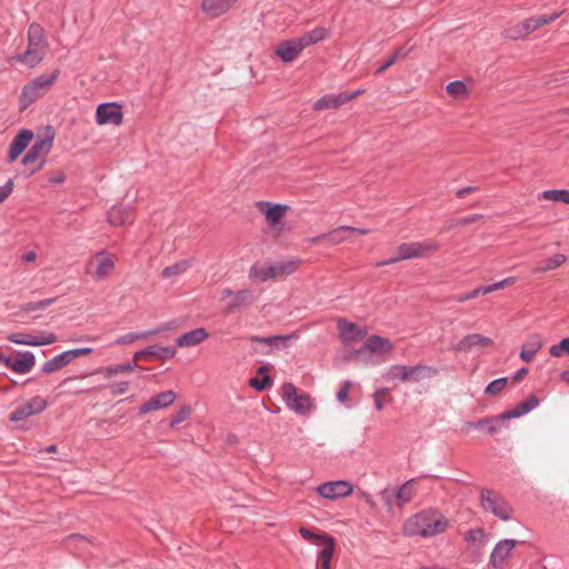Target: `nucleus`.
<instances>
[{"mask_svg":"<svg viewBox=\"0 0 569 569\" xmlns=\"http://www.w3.org/2000/svg\"><path fill=\"white\" fill-rule=\"evenodd\" d=\"M448 527L447 518L437 509L429 508L422 510L405 523V533L407 536H420L429 538L443 532Z\"/></svg>","mask_w":569,"mask_h":569,"instance_id":"f257e3e1","label":"nucleus"},{"mask_svg":"<svg viewBox=\"0 0 569 569\" xmlns=\"http://www.w3.org/2000/svg\"><path fill=\"white\" fill-rule=\"evenodd\" d=\"M439 375V370L427 365H393L385 373L388 380L399 379L402 382H419L423 379H432Z\"/></svg>","mask_w":569,"mask_h":569,"instance_id":"f03ea898","label":"nucleus"},{"mask_svg":"<svg viewBox=\"0 0 569 569\" xmlns=\"http://www.w3.org/2000/svg\"><path fill=\"white\" fill-rule=\"evenodd\" d=\"M299 263H300V260H298V259L280 261L274 264L254 263L250 268L249 277L251 279H257V280H260L261 282H266L270 279H274L280 276L292 274L297 270Z\"/></svg>","mask_w":569,"mask_h":569,"instance_id":"7ed1b4c3","label":"nucleus"},{"mask_svg":"<svg viewBox=\"0 0 569 569\" xmlns=\"http://www.w3.org/2000/svg\"><path fill=\"white\" fill-rule=\"evenodd\" d=\"M56 131L51 126H47L42 132L36 137V141L21 159V166L29 167L37 162L41 156L48 154L53 146Z\"/></svg>","mask_w":569,"mask_h":569,"instance_id":"20e7f679","label":"nucleus"},{"mask_svg":"<svg viewBox=\"0 0 569 569\" xmlns=\"http://www.w3.org/2000/svg\"><path fill=\"white\" fill-rule=\"evenodd\" d=\"M480 505L481 507L499 519L507 521L511 518L512 508L507 500L499 493L483 488L480 491Z\"/></svg>","mask_w":569,"mask_h":569,"instance_id":"39448f33","label":"nucleus"},{"mask_svg":"<svg viewBox=\"0 0 569 569\" xmlns=\"http://www.w3.org/2000/svg\"><path fill=\"white\" fill-rule=\"evenodd\" d=\"M281 397L286 406L299 415H306L311 406V398L308 393H298L297 387L291 382H284L281 388Z\"/></svg>","mask_w":569,"mask_h":569,"instance_id":"423d86ee","label":"nucleus"},{"mask_svg":"<svg viewBox=\"0 0 569 569\" xmlns=\"http://www.w3.org/2000/svg\"><path fill=\"white\" fill-rule=\"evenodd\" d=\"M92 352V348L90 347H81V348H74L66 350L50 360L46 361L41 369V375H49L52 372H56L64 367H67L69 363H71L74 359L87 356Z\"/></svg>","mask_w":569,"mask_h":569,"instance_id":"0eeeda50","label":"nucleus"},{"mask_svg":"<svg viewBox=\"0 0 569 569\" xmlns=\"http://www.w3.org/2000/svg\"><path fill=\"white\" fill-rule=\"evenodd\" d=\"M231 298L223 309L226 315H233L242 309H247L252 306L256 301L253 292L250 289H242L233 291L230 288H223L221 290V299Z\"/></svg>","mask_w":569,"mask_h":569,"instance_id":"6e6552de","label":"nucleus"},{"mask_svg":"<svg viewBox=\"0 0 569 569\" xmlns=\"http://www.w3.org/2000/svg\"><path fill=\"white\" fill-rule=\"evenodd\" d=\"M560 12L550 14H539L523 20L519 26L511 30L509 37L512 39L523 38L530 32L538 30L540 27L555 21Z\"/></svg>","mask_w":569,"mask_h":569,"instance_id":"1a4fd4ad","label":"nucleus"},{"mask_svg":"<svg viewBox=\"0 0 569 569\" xmlns=\"http://www.w3.org/2000/svg\"><path fill=\"white\" fill-rule=\"evenodd\" d=\"M123 120L122 106L117 102H103L97 107L96 122L99 126H119Z\"/></svg>","mask_w":569,"mask_h":569,"instance_id":"9d476101","label":"nucleus"},{"mask_svg":"<svg viewBox=\"0 0 569 569\" xmlns=\"http://www.w3.org/2000/svg\"><path fill=\"white\" fill-rule=\"evenodd\" d=\"M439 249V244L432 241H415L403 242L397 247V253L401 254L403 260L422 258L428 252H433Z\"/></svg>","mask_w":569,"mask_h":569,"instance_id":"9b49d317","label":"nucleus"},{"mask_svg":"<svg viewBox=\"0 0 569 569\" xmlns=\"http://www.w3.org/2000/svg\"><path fill=\"white\" fill-rule=\"evenodd\" d=\"M33 138L34 133L31 129H20L9 144L6 162L13 163L24 152Z\"/></svg>","mask_w":569,"mask_h":569,"instance_id":"f8f14e48","label":"nucleus"},{"mask_svg":"<svg viewBox=\"0 0 569 569\" xmlns=\"http://www.w3.org/2000/svg\"><path fill=\"white\" fill-rule=\"evenodd\" d=\"M353 487L346 480L327 481L318 486L317 492L326 499L335 500L352 493Z\"/></svg>","mask_w":569,"mask_h":569,"instance_id":"ddd939ff","label":"nucleus"},{"mask_svg":"<svg viewBox=\"0 0 569 569\" xmlns=\"http://www.w3.org/2000/svg\"><path fill=\"white\" fill-rule=\"evenodd\" d=\"M177 353L176 347H166L159 343L151 345L147 348L138 350L133 355V361L139 360H151V359H161L167 360L173 358Z\"/></svg>","mask_w":569,"mask_h":569,"instance_id":"4468645a","label":"nucleus"},{"mask_svg":"<svg viewBox=\"0 0 569 569\" xmlns=\"http://www.w3.org/2000/svg\"><path fill=\"white\" fill-rule=\"evenodd\" d=\"M305 50L298 38L288 39L277 44L274 56L282 62L290 63L295 61Z\"/></svg>","mask_w":569,"mask_h":569,"instance_id":"2eb2a0df","label":"nucleus"},{"mask_svg":"<svg viewBox=\"0 0 569 569\" xmlns=\"http://www.w3.org/2000/svg\"><path fill=\"white\" fill-rule=\"evenodd\" d=\"M177 399V393L173 390L161 391L139 407V413L144 415L154 410H160L169 407Z\"/></svg>","mask_w":569,"mask_h":569,"instance_id":"dca6fc26","label":"nucleus"},{"mask_svg":"<svg viewBox=\"0 0 569 569\" xmlns=\"http://www.w3.org/2000/svg\"><path fill=\"white\" fill-rule=\"evenodd\" d=\"M337 328L341 340L345 343H352L360 341L366 335L367 330L355 322H350L346 318L338 319Z\"/></svg>","mask_w":569,"mask_h":569,"instance_id":"f3484780","label":"nucleus"},{"mask_svg":"<svg viewBox=\"0 0 569 569\" xmlns=\"http://www.w3.org/2000/svg\"><path fill=\"white\" fill-rule=\"evenodd\" d=\"M518 543H523V541L502 539L497 542L490 555V565L496 569L502 568L507 557Z\"/></svg>","mask_w":569,"mask_h":569,"instance_id":"a211bd4d","label":"nucleus"},{"mask_svg":"<svg viewBox=\"0 0 569 569\" xmlns=\"http://www.w3.org/2000/svg\"><path fill=\"white\" fill-rule=\"evenodd\" d=\"M493 341L486 336L480 333H469L465 336L459 342L452 346V350L457 352H469L475 348H487L491 347Z\"/></svg>","mask_w":569,"mask_h":569,"instance_id":"6ab92c4d","label":"nucleus"},{"mask_svg":"<svg viewBox=\"0 0 569 569\" xmlns=\"http://www.w3.org/2000/svg\"><path fill=\"white\" fill-rule=\"evenodd\" d=\"M258 208L264 214L267 222L272 227L278 226L281 222L289 209L287 204L268 201L258 202Z\"/></svg>","mask_w":569,"mask_h":569,"instance_id":"aec40b11","label":"nucleus"},{"mask_svg":"<svg viewBox=\"0 0 569 569\" xmlns=\"http://www.w3.org/2000/svg\"><path fill=\"white\" fill-rule=\"evenodd\" d=\"M365 349L372 355H387L395 349V345L389 338L371 335L365 342Z\"/></svg>","mask_w":569,"mask_h":569,"instance_id":"412c9836","label":"nucleus"},{"mask_svg":"<svg viewBox=\"0 0 569 569\" xmlns=\"http://www.w3.org/2000/svg\"><path fill=\"white\" fill-rule=\"evenodd\" d=\"M297 338L298 335L293 332L290 335H278L269 337L250 336L249 340L251 342H259L274 349H286L288 348V341L296 340Z\"/></svg>","mask_w":569,"mask_h":569,"instance_id":"4be33fe9","label":"nucleus"},{"mask_svg":"<svg viewBox=\"0 0 569 569\" xmlns=\"http://www.w3.org/2000/svg\"><path fill=\"white\" fill-rule=\"evenodd\" d=\"M208 337H209V333L204 328H202V327L196 328L193 330H190V331L184 332L183 335L179 336L176 339L174 347L176 348L177 347H180V348L194 347V346L201 343L202 341H204Z\"/></svg>","mask_w":569,"mask_h":569,"instance_id":"5701e85b","label":"nucleus"},{"mask_svg":"<svg viewBox=\"0 0 569 569\" xmlns=\"http://www.w3.org/2000/svg\"><path fill=\"white\" fill-rule=\"evenodd\" d=\"M17 358L13 359L12 371L20 375L29 373L36 366V356L32 351H14Z\"/></svg>","mask_w":569,"mask_h":569,"instance_id":"b1692460","label":"nucleus"},{"mask_svg":"<svg viewBox=\"0 0 569 569\" xmlns=\"http://www.w3.org/2000/svg\"><path fill=\"white\" fill-rule=\"evenodd\" d=\"M238 0H203L202 10L212 18L226 13Z\"/></svg>","mask_w":569,"mask_h":569,"instance_id":"393cba45","label":"nucleus"},{"mask_svg":"<svg viewBox=\"0 0 569 569\" xmlns=\"http://www.w3.org/2000/svg\"><path fill=\"white\" fill-rule=\"evenodd\" d=\"M413 480H408L402 486L393 490L392 493H388L385 491L383 499L386 503L391 505V498H396L400 505L407 503L412 499L413 491H412V485Z\"/></svg>","mask_w":569,"mask_h":569,"instance_id":"a878e982","label":"nucleus"},{"mask_svg":"<svg viewBox=\"0 0 569 569\" xmlns=\"http://www.w3.org/2000/svg\"><path fill=\"white\" fill-rule=\"evenodd\" d=\"M42 60H43V53H40L36 48H30V47H28V49L26 51L10 58V61L20 62L30 68L36 67Z\"/></svg>","mask_w":569,"mask_h":569,"instance_id":"bb28decb","label":"nucleus"},{"mask_svg":"<svg viewBox=\"0 0 569 569\" xmlns=\"http://www.w3.org/2000/svg\"><path fill=\"white\" fill-rule=\"evenodd\" d=\"M300 536L317 546L329 547V541L326 538H333L331 535L322 531H316L307 527H300L299 529Z\"/></svg>","mask_w":569,"mask_h":569,"instance_id":"cd10ccee","label":"nucleus"},{"mask_svg":"<svg viewBox=\"0 0 569 569\" xmlns=\"http://www.w3.org/2000/svg\"><path fill=\"white\" fill-rule=\"evenodd\" d=\"M465 429L466 431H470L471 429L486 430L490 436L500 431L499 427L495 423L492 416L481 418L478 421H468L465 423Z\"/></svg>","mask_w":569,"mask_h":569,"instance_id":"c85d7f7f","label":"nucleus"},{"mask_svg":"<svg viewBox=\"0 0 569 569\" xmlns=\"http://www.w3.org/2000/svg\"><path fill=\"white\" fill-rule=\"evenodd\" d=\"M40 97V91L31 83H26L20 93L19 108L20 111L26 110L30 104L36 102Z\"/></svg>","mask_w":569,"mask_h":569,"instance_id":"c756f323","label":"nucleus"},{"mask_svg":"<svg viewBox=\"0 0 569 569\" xmlns=\"http://www.w3.org/2000/svg\"><path fill=\"white\" fill-rule=\"evenodd\" d=\"M350 237L348 226H340L337 229L318 236L315 241H327L331 244H338Z\"/></svg>","mask_w":569,"mask_h":569,"instance_id":"7c9ffc66","label":"nucleus"},{"mask_svg":"<svg viewBox=\"0 0 569 569\" xmlns=\"http://www.w3.org/2000/svg\"><path fill=\"white\" fill-rule=\"evenodd\" d=\"M345 104V100L342 98V94H326L318 99L313 103V109L316 111H322L328 109H337Z\"/></svg>","mask_w":569,"mask_h":569,"instance_id":"2f4dec72","label":"nucleus"},{"mask_svg":"<svg viewBox=\"0 0 569 569\" xmlns=\"http://www.w3.org/2000/svg\"><path fill=\"white\" fill-rule=\"evenodd\" d=\"M328 36V30L325 27H316L315 29L298 37L302 47L306 49L309 46L317 44L325 40Z\"/></svg>","mask_w":569,"mask_h":569,"instance_id":"473e14b6","label":"nucleus"},{"mask_svg":"<svg viewBox=\"0 0 569 569\" xmlns=\"http://www.w3.org/2000/svg\"><path fill=\"white\" fill-rule=\"evenodd\" d=\"M329 541V547H325L318 551V568L319 569H331V560L336 550V539L326 538Z\"/></svg>","mask_w":569,"mask_h":569,"instance_id":"72a5a7b5","label":"nucleus"},{"mask_svg":"<svg viewBox=\"0 0 569 569\" xmlns=\"http://www.w3.org/2000/svg\"><path fill=\"white\" fill-rule=\"evenodd\" d=\"M131 219V209L113 207L108 212V222L113 226H123Z\"/></svg>","mask_w":569,"mask_h":569,"instance_id":"f704fd0d","label":"nucleus"},{"mask_svg":"<svg viewBox=\"0 0 569 569\" xmlns=\"http://www.w3.org/2000/svg\"><path fill=\"white\" fill-rule=\"evenodd\" d=\"M541 341L538 336H533L528 342H526L520 351V359L525 362H530L533 356L540 350Z\"/></svg>","mask_w":569,"mask_h":569,"instance_id":"c9c22d12","label":"nucleus"},{"mask_svg":"<svg viewBox=\"0 0 569 569\" xmlns=\"http://www.w3.org/2000/svg\"><path fill=\"white\" fill-rule=\"evenodd\" d=\"M114 268L113 260L108 256L106 251H100L98 253V266L96 269V274L99 279L108 276Z\"/></svg>","mask_w":569,"mask_h":569,"instance_id":"e433bc0d","label":"nucleus"},{"mask_svg":"<svg viewBox=\"0 0 569 569\" xmlns=\"http://www.w3.org/2000/svg\"><path fill=\"white\" fill-rule=\"evenodd\" d=\"M164 330V328H157L153 330H147V331H139V332H129L123 336H120L116 339L114 345H128L132 343L136 340L143 339L153 335L159 333L160 331Z\"/></svg>","mask_w":569,"mask_h":569,"instance_id":"4c0bfd02","label":"nucleus"},{"mask_svg":"<svg viewBox=\"0 0 569 569\" xmlns=\"http://www.w3.org/2000/svg\"><path fill=\"white\" fill-rule=\"evenodd\" d=\"M192 266V259H183L162 270V278H172L184 273Z\"/></svg>","mask_w":569,"mask_h":569,"instance_id":"58836bf2","label":"nucleus"},{"mask_svg":"<svg viewBox=\"0 0 569 569\" xmlns=\"http://www.w3.org/2000/svg\"><path fill=\"white\" fill-rule=\"evenodd\" d=\"M44 43L43 28L38 23H31L28 28V47L38 48Z\"/></svg>","mask_w":569,"mask_h":569,"instance_id":"ea45409f","label":"nucleus"},{"mask_svg":"<svg viewBox=\"0 0 569 569\" xmlns=\"http://www.w3.org/2000/svg\"><path fill=\"white\" fill-rule=\"evenodd\" d=\"M411 49L406 47L398 48L381 66L378 68L375 72V74L380 76L387 69H389L391 66H393L398 60L405 59Z\"/></svg>","mask_w":569,"mask_h":569,"instance_id":"a19ab883","label":"nucleus"},{"mask_svg":"<svg viewBox=\"0 0 569 569\" xmlns=\"http://www.w3.org/2000/svg\"><path fill=\"white\" fill-rule=\"evenodd\" d=\"M7 339L16 345L38 347V336L31 333L13 332Z\"/></svg>","mask_w":569,"mask_h":569,"instance_id":"79ce46f5","label":"nucleus"},{"mask_svg":"<svg viewBox=\"0 0 569 569\" xmlns=\"http://www.w3.org/2000/svg\"><path fill=\"white\" fill-rule=\"evenodd\" d=\"M60 70L56 69L51 74H41L30 81L39 91L47 90L59 77Z\"/></svg>","mask_w":569,"mask_h":569,"instance_id":"37998d69","label":"nucleus"},{"mask_svg":"<svg viewBox=\"0 0 569 569\" xmlns=\"http://www.w3.org/2000/svg\"><path fill=\"white\" fill-rule=\"evenodd\" d=\"M137 361H128L126 363L117 365V366H109L102 369V372L106 378H112L113 376L127 371H132L134 368H137Z\"/></svg>","mask_w":569,"mask_h":569,"instance_id":"c03bdc74","label":"nucleus"},{"mask_svg":"<svg viewBox=\"0 0 569 569\" xmlns=\"http://www.w3.org/2000/svg\"><path fill=\"white\" fill-rule=\"evenodd\" d=\"M542 198L546 200L562 202L569 204V190L567 189H550L542 192Z\"/></svg>","mask_w":569,"mask_h":569,"instance_id":"a18cd8bd","label":"nucleus"},{"mask_svg":"<svg viewBox=\"0 0 569 569\" xmlns=\"http://www.w3.org/2000/svg\"><path fill=\"white\" fill-rule=\"evenodd\" d=\"M58 300V297L42 299L39 301H30L26 302L21 306V310L26 312H31L36 310H44L47 307L53 305Z\"/></svg>","mask_w":569,"mask_h":569,"instance_id":"49530a36","label":"nucleus"},{"mask_svg":"<svg viewBox=\"0 0 569 569\" xmlns=\"http://www.w3.org/2000/svg\"><path fill=\"white\" fill-rule=\"evenodd\" d=\"M248 383L256 391L262 392L272 386L273 380L269 375H264L263 377L250 378Z\"/></svg>","mask_w":569,"mask_h":569,"instance_id":"de8ad7c7","label":"nucleus"},{"mask_svg":"<svg viewBox=\"0 0 569 569\" xmlns=\"http://www.w3.org/2000/svg\"><path fill=\"white\" fill-rule=\"evenodd\" d=\"M507 383L508 377L497 378L486 386L485 393L489 396H497L506 388Z\"/></svg>","mask_w":569,"mask_h":569,"instance_id":"09e8293b","label":"nucleus"},{"mask_svg":"<svg viewBox=\"0 0 569 569\" xmlns=\"http://www.w3.org/2000/svg\"><path fill=\"white\" fill-rule=\"evenodd\" d=\"M31 416H34V411L31 409V406H28L26 403L23 406L18 407L9 415V421L18 422Z\"/></svg>","mask_w":569,"mask_h":569,"instance_id":"8fccbe9b","label":"nucleus"},{"mask_svg":"<svg viewBox=\"0 0 569 569\" xmlns=\"http://www.w3.org/2000/svg\"><path fill=\"white\" fill-rule=\"evenodd\" d=\"M549 353L555 358L569 356V337H566L561 339L558 343L552 345L549 349Z\"/></svg>","mask_w":569,"mask_h":569,"instance_id":"3c124183","label":"nucleus"},{"mask_svg":"<svg viewBox=\"0 0 569 569\" xmlns=\"http://www.w3.org/2000/svg\"><path fill=\"white\" fill-rule=\"evenodd\" d=\"M540 405V399L536 395H530L525 401L517 403L515 407L521 411L523 416L536 409Z\"/></svg>","mask_w":569,"mask_h":569,"instance_id":"603ef678","label":"nucleus"},{"mask_svg":"<svg viewBox=\"0 0 569 569\" xmlns=\"http://www.w3.org/2000/svg\"><path fill=\"white\" fill-rule=\"evenodd\" d=\"M566 259H567V257L562 253L553 254L552 257H550L543 261V264L540 267V270L549 271V270L557 269L566 261Z\"/></svg>","mask_w":569,"mask_h":569,"instance_id":"864d4df0","label":"nucleus"},{"mask_svg":"<svg viewBox=\"0 0 569 569\" xmlns=\"http://www.w3.org/2000/svg\"><path fill=\"white\" fill-rule=\"evenodd\" d=\"M446 90L449 94L458 98V97H461L463 94L467 93V86L463 81L461 80H455V81H450L447 87H446Z\"/></svg>","mask_w":569,"mask_h":569,"instance_id":"5fc2aeb1","label":"nucleus"},{"mask_svg":"<svg viewBox=\"0 0 569 569\" xmlns=\"http://www.w3.org/2000/svg\"><path fill=\"white\" fill-rule=\"evenodd\" d=\"M191 413V407L189 405L182 406L178 412L170 419L169 427L176 428L178 425L183 422Z\"/></svg>","mask_w":569,"mask_h":569,"instance_id":"6e6d98bb","label":"nucleus"},{"mask_svg":"<svg viewBox=\"0 0 569 569\" xmlns=\"http://www.w3.org/2000/svg\"><path fill=\"white\" fill-rule=\"evenodd\" d=\"M47 160L46 159H38L37 162H34L33 164L29 166V167H24L23 170L20 171V174L23 176L26 179L32 177L33 174H36L37 172H39L46 164Z\"/></svg>","mask_w":569,"mask_h":569,"instance_id":"4d7b16f0","label":"nucleus"},{"mask_svg":"<svg viewBox=\"0 0 569 569\" xmlns=\"http://www.w3.org/2000/svg\"><path fill=\"white\" fill-rule=\"evenodd\" d=\"M27 405L31 406V409L34 411V415H37L47 409L48 401L40 396H34Z\"/></svg>","mask_w":569,"mask_h":569,"instance_id":"13d9d810","label":"nucleus"},{"mask_svg":"<svg viewBox=\"0 0 569 569\" xmlns=\"http://www.w3.org/2000/svg\"><path fill=\"white\" fill-rule=\"evenodd\" d=\"M351 385H352V382L350 380H345L342 382L340 389L338 390V392L336 395L337 400L340 403H346V401L348 400L349 390H350Z\"/></svg>","mask_w":569,"mask_h":569,"instance_id":"bf43d9fd","label":"nucleus"},{"mask_svg":"<svg viewBox=\"0 0 569 569\" xmlns=\"http://www.w3.org/2000/svg\"><path fill=\"white\" fill-rule=\"evenodd\" d=\"M492 418L495 420V423L499 427V430H501L502 428H509L508 421L512 419L508 410L500 415L492 416Z\"/></svg>","mask_w":569,"mask_h":569,"instance_id":"052dcab7","label":"nucleus"},{"mask_svg":"<svg viewBox=\"0 0 569 569\" xmlns=\"http://www.w3.org/2000/svg\"><path fill=\"white\" fill-rule=\"evenodd\" d=\"M369 350L365 349V345L360 349H352L351 355H355V361L368 363L370 360V356L368 355Z\"/></svg>","mask_w":569,"mask_h":569,"instance_id":"680f3d73","label":"nucleus"},{"mask_svg":"<svg viewBox=\"0 0 569 569\" xmlns=\"http://www.w3.org/2000/svg\"><path fill=\"white\" fill-rule=\"evenodd\" d=\"M130 382L129 381H121L119 383H112L109 386L111 389V393L113 396L123 395L129 390Z\"/></svg>","mask_w":569,"mask_h":569,"instance_id":"e2e57ef3","label":"nucleus"},{"mask_svg":"<svg viewBox=\"0 0 569 569\" xmlns=\"http://www.w3.org/2000/svg\"><path fill=\"white\" fill-rule=\"evenodd\" d=\"M13 191V180L9 179L3 186L0 187V204L4 202L6 199L12 193Z\"/></svg>","mask_w":569,"mask_h":569,"instance_id":"0e129e2a","label":"nucleus"},{"mask_svg":"<svg viewBox=\"0 0 569 569\" xmlns=\"http://www.w3.org/2000/svg\"><path fill=\"white\" fill-rule=\"evenodd\" d=\"M58 337L53 332H48L44 337H38V347L49 346L57 341Z\"/></svg>","mask_w":569,"mask_h":569,"instance_id":"69168bd1","label":"nucleus"},{"mask_svg":"<svg viewBox=\"0 0 569 569\" xmlns=\"http://www.w3.org/2000/svg\"><path fill=\"white\" fill-rule=\"evenodd\" d=\"M483 537V530L481 528L471 529L467 532L466 540L467 541H476Z\"/></svg>","mask_w":569,"mask_h":569,"instance_id":"338daca9","label":"nucleus"},{"mask_svg":"<svg viewBox=\"0 0 569 569\" xmlns=\"http://www.w3.org/2000/svg\"><path fill=\"white\" fill-rule=\"evenodd\" d=\"M48 181L52 184L63 183L66 181V174L62 171H58L53 176L49 177Z\"/></svg>","mask_w":569,"mask_h":569,"instance_id":"774afa93","label":"nucleus"}]
</instances>
